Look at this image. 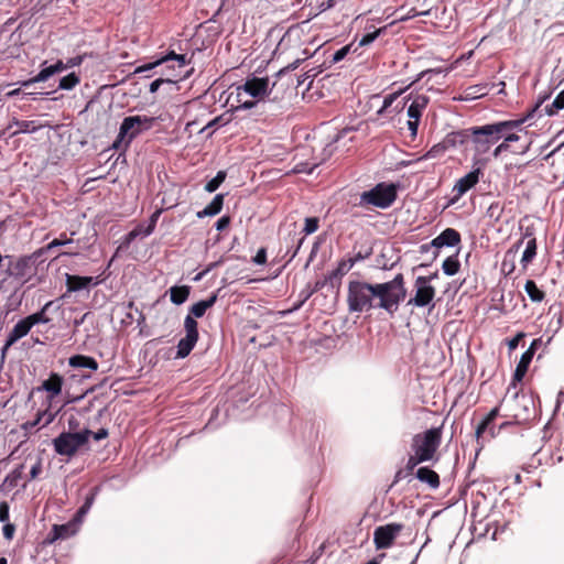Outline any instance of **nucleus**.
I'll return each mask as SVG.
<instances>
[{"label":"nucleus","mask_w":564,"mask_h":564,"mask_svg":"<svg viewBox=\"0 0 564 564\" xmlns=\"http://www.w3.org/2000/svg\"><path fill=\"white\" fill-rule=\"evenodd\" d=\"M98 283L99 282L95 281L93 276H80L66 273V289L68 293L78 292Z\"/></svg>","instance_id":"aec40b11"},{"label":"nucleus","mask_w":564,"mask_h":564,"mask_svg":"<svg viewBox=\"0 0 564 564\" xmlns=\"http://www.w3.org/2000/svg\"><path fill=\"white\" fill-rule=\"evenodd\" d=\"M13 126H15L18 129L15 131L10 132L11 137H14L19 133L32 132L37 129L34 121L18 120L17 118H13L12 122L9 123L6 130L9 131Z\"/></svg>","instance_id":"7c9ffc66"},{"label":"nucleus","mask_w":564,"mask_h":564,"mask_svg":"<svg viewBox=\"0 0 564 564\" xmlns=\"http://www.w3.org/2000/svg\"><path fill=\"white\" fill-rule=\"evenodd\" d=\"M458 252L447 257L442 264V269L446 275H455L460 269V262L457 258Z\"/></svg>","instance_id":"72a5a7b5"},{"label":"nucleus","mask_w":564,"mask_h":564,"mask_svg":"<svg viewBox=\"0 0 564 564\" xmlns=\"http://www.w3.org/2000/svg\"><path fill=\"white\" fill-rule=\"evenodd\" d=\"M56 413L57 412H52L50 411L48 409L39 413L37 415V419L35 420V422L32 424L33 426L37 425L40 422L44 421L43 422V426H46L48 425L50 423H52L56 416Z\"/></svg>","instance_id":"a19ab883"},{"label":"nucleus","mask_w":564,"mask_h":564,"mask_svg":"<svg viewBox=\"0 0 564 564\" xmlns=\"http://www.w3.org/2000/svg\"><path fill=\"white\" fill-rule=\"evenodd\" d=\"M406 470L405 469H399L395 475H394V479L392 481V485L391 486H394L395 484H398L399 481H401L405 476H406Z\"/></svg>","instance_id":"0e129e2a"},{"label":"nucleus","mask_w":564,"mask_h":564,"mask_svg":"<svg viewBox=\"0 0 564 564\" xmlns=\"http://www.w3.org/2000/svg\"><path fill=\"white\" fill-rule=\"evenodd\" d=\"M10 506L7 501L0 502V522H8L10 518Z\"/></svg>","instance_id":"09e8293b"},{"label":"nucleus","mask_w":564,"mask_h":564,"mask_svg":"<svg viewBox=\"0 0 564 564\" xmlns=\"http://www.w3.org/2000/svg\"><path fill=\"white\" fill-rule=\"evenodd\" d=\"M79 427V421L76 416L72 415L69 419H68V431L67 432H78Z\"/></svg>","instance_id":"bf43d9fd"},{"label":"nucleus","mask_w":564,"mask_h":564,"mask_svg":"<svg viewBox=\"0 0 564 564\" xmlns=\"http://www.w3.org/2000/svg\"><path fill=\"white\" fill-rule=\"evenodd\" d=\"M170 61H175L177 63L178 67H184L186 64L189 63V61L186 58L185 54H176L174 51H171L169 54H166L165 56L156 59L155 62L149 63V64H145V65H142V66L138 67L134 73L138 74V73H142V72H147V70L153 69L154 67H156L159 65H162V64H165V63H167Z\"/></svg>","instance_id":"a211bd4d"},{"label":"nucleus","mask_w":564,"mask_h":564,"mask_svg":"<svg viewBox=\"0 0 564 564\" xmlns=\"http://www.w3.org/2000/svg\"><path fill=\"white\" fill-rule=\"evenodd\" d=\"M3 523L4 525L2 528V534L6 540L11 541L15 533V525L13 523H10L9 521Z\"/></svg>","instance_id":"49530a36"},{"label":"nucleus","mask_w":564,"mask_h":564,"mask_svg":"<svg viewBox=\"0 0 564 564\" xmlns=\"http://www.w3.org/2000/svg\"><path fill=\"white\" fill-rule=\"evenodd\" d=\"M173 84L174 82L172 79H163V78H158L155 80H153L151 84H150V91L151 93H156L158 89L161 87V85L163 84Z\"/></svg>","instance_id":"864d4df0"},{"label":"nucleus","mask_w":564,"mask_h":564,"mask_svg":"<svg viewBox=\"0 0 564 564\" xmlns=\"http://www.w3.org/2000/svg\"><path fill=\"white\" fill-rule=\"evenodd\" d=\"M415 477L424 484H427L432 489H436L440 487L441 480L440 476L436 471L431 469L430 467H420L416 470Z\"/></svg>","instance_id":"b1692460"},{"label":"nucleus","mask_w":564,"mask_h":564,"mask_svg":"<svg viewBox=\"0 0 564 564\" xmlns=\"http://www.w3.org/2000/svg\"><path fill=\"white\" fill-rule=\"evenodd\" d=\"M68 365L73 368H87L91 371L98 369V362L95 358L85 355H74L68 359Z\"/></svg>","instance_id":"bb28decb"},{"label":"nucleus","mask_w":564,"mask_h":564,"mask_svg":"<svg viewBox=\"0 0 564 564\" xmlns=\"http://www.w3.org/2000/svg\"><path fill=\"white\" fill-rule=\"evenodd\" d=\"M59 308H61V305L57 304L56 301H48L43 305V307L40 311H37L33 314H30L26 317L29 318L32 326H34L36 324H47L52 321V318L48 316V313L52 311L56 312Z\"/></svg>","instance_id":"6ab92c4d"},{"label":"nucleus","mask_w":564,"mask_h":564,"mask_svg":"<svg viewBox=\"0 0 564 564\" xmlns=\"http://www.w3.org/2000/svg\"><path fill=\"white\" fill-rule=\"evenodd\" d=\"M226 175L227 174L225 171H218L217 175L206 183L205 191L208 193H214L217 191L221 183L225 181Z\"/></svg>","instance_id":"58836bf2"},{"label":"nucleus","mask_w":564,"mask_h":564,"mask_svg":"<svg viewBox=\"0 0 564 564\" xmlns=\"http://www.w3.org/2000/svg\"><path fill=\"white\" fill-rule=\"evenodd\" d=\"M510 145L507 142H501L492 152L494 158H498L501 153L507 152Z\"/></svg>","instance_id":"13d9d810"},{"label":"nucleus","mask_w":564,"mask_h":564,"mask_svg":"<svg viewBox=\"0 0 564 564\" xmlns=\"http://www.w3.org/2000/svg\"><path fill=\"white\" fill-rule=\"evenodd\" d=\"M394 99H395V95H390V96L386 97L383 100V106L378 111V113H382L387 108H389Z\"/></svg>","instance_id":"e2e57ef3"},{"label":"nucleus","mask_w":564,"mask_h":564,"mask_svg":"<svg viewBox=\"0 0 564 564\" xmlns=\"http://www.w3.org/2000/svg\"><path fill=\"white\" fill-rule=\"evenodd\" d=\"M55 73H54V69H53V66H47V67H44L42 68L37 75H35L34 77L28 79V80H24L21 83V86L26 88V87H30L31 85H33L34 83H41V82H45L51 76H53Z\"/></svg>","instance_id":"473e14b6"},{"label":"nucleus","mask_w":564,"mask_h":564,"mask_svg":"<svg viewBox=\"0 0 564 564\" xmlns=\"http://www.w3.org/2000/svg\"><path fill=\"white\" fill-rule=\"evenodd\" d=\"M498 415L499 408L496 406L484 417V420L477 425L475 430L477 440L480 438L486 432H488L491 437H495L496 432L494 422Z\"/></svg>","instance_id":"4be33fe9"},{"label":"nucleus","mask_w":564,"mask_h":564,"mask_svg":"<svg viewBox=\"0 0 564 564\" xmlns=\"http://www.w3.org/2000/svg\"><path fill=\"white\" fill-rule=\"evenodd\" d=\"M480 176V170L476 169L465 176L460 177L454 185L453 192H455V198H459L470 188H473L478 182Z\"/></svg>","instance_id":"dca6fc26"},{"label":"nucleus","mask_w":564,"mask_h":564,"mask_svg":"<svg viewBox=\"0 0 564 564\" xmlns=\"http://www.w3.org/2000/svg\"><path fill=\"white\" fill-rule=\"evenodd\" d=\"M486 89L487 87L482 85L469 86L464 90V96H462L460 99L470 100L482 97L487 94Z\"/></svg>","instance_id":"f704fd0d"},{"label":"nucleus","mask_w":564,"mask_h":564,"mask_svg":"<svg viewBox=\"0 0 564 564\" xmlns=\"http://www.w3.org/2000/svg\"><path fill=\"white\" fill-rule=\"evenodd\" d=\"M524 238H529V240L527 241V247L521 258V264L523 269H527L536 256V239L529 229H527L522 239L524 240Z\"/></svg>","instance_id":"5701e85b"},{"label":"nucleus","mask_w":564,"mask_h":564,"mask_svg":"<svg viewBox=\"0 0 564 564\" xmlns=\"http://www.w3.org/2000/svg\"><path fill=\"white\" fill-rule=\"evenodd\" d=\"M64 379L56 372H52L50 377L43 381L42 389L47 392L50 403L62 392Z\"/></svg>","instance_id":"412c9836"},{"label":"nucleus","mask_w":564,"mask_h":564,"mask_svg":"<svg viewBox=\"0 0 564 564\" xmlns=\"http://www.w3.org/2000/svg\"><path fill=\"white\" fill-rule=\"evenodd\" d=\"M230 221L231 219L229 216H223L216 221L215 227L218 231H223L229 227Z\"/></svg>","instance_id":"603ef678"},{"label":"nucleus","mask_w":564,"mask_h":564,"mask_svg":"<svg viewBox=\"0 0 564 564\" xmlns=\"http://www.w3.org/2000/svg\"><path fill=\"white\" fill-rule=\"evenodd\" d=\"M217 301V294H212L208 299L199 301L192 305L189 308V316L194 319L203 317L208 308H210Z\"/></svg>","instance_id":"a878e982"},{"label":"nucleus","mask_w":564,"mask_h":564,"mask_svg":"<svg viewBox=\"0 0 564 564\" xmlns=\"http://www.w3.org/2000/svg\"><path fill=\"white\" fill-rule=\"evenodd\" d=\"M90 437H93L95 441L104 440L108 437V431L106 429H100L97 432L91 431Z\"/></svg>","instance_id":"680f3d73"},{"label":"nucleus","mask_w":564,"mask_h":564,"mask_svg":"<svg viewBox=\"0 0 564 564\" xmlns=\"http://www.w3.org/2000/svg\"><path fill=\"white\" fill-rule=\"evenodd\" d=\"M387 30V26L379 28L372 31H369L361 35L359 40V46H367L371 44L381 33Z\"/></svg>","instance_id":"4c0bfd02"},{"label":"nucleus","mask_w":564,"mask_h":564,"mask_svg":"<svg viewBox=\"0 0 564 564\" xmlns=\"http://www.w3.org/2000/svg\"><path fill=\"white\" fill-rule=\"evenodd\" d=\"M95 496H96L95 492H90L86 497L84 505L78 509V511L76 513V518H80L87 513V511L90 509V507L93 506V503L95 501Z\"/></svg>","instance_id":"c03bdc74"},{"label":"nucleus","mask_w":564,"mask_h":564,"mask_svg":"<svg viewBox=\"0 0 564 564\" xmlns=\"http://www.w3.org/2000/svg\"><path fill=\"white\" fill-rule=\"evenodd\" d=\"M356 259H341L337 268L330 271L327 274V280L329 281V285L334 288H338L340 285L341 278L346 275L351 268L355 265Z\"/></svg>","instance_id":"f3484780"},{"label":"nucleus","mask_w":564,"mask_h":564,"mask_svg":"<svg viewBox=\"0 0 564 564\" xmlns=\"http://www.w3.org/2000/svg\"><path fill=\"white\" fill-rule=\"evenodd\" d=\"M224 206V195L217 194L213 200L203 209L197 212L196 216L198 218H204L207 216H215L218 215Z\"/></svg>","instance_id":"cd10ccee"},{"label":"nucleus","mask_w":564,"mask_h":564,"mask_svg":"<svg viewBox=\"0 0 564 564\" xmlns=\"http://www.w3.org/2000/svg\"><path fill=\"white\" fill-rule=\"evenodd\" d=\"M70 242H72V239L67 238L66 234L63 232V234H61L59 238H56V239L52 240L47 245V249H52V248H55V247H58V246H64V245H67V243H70Z\"/></svg>","instance_id":"a18cd8bd"},{"label":"nucleus","mask_w":564,"mask_h":564,"mask_svg":"<svg viewBox=\"0 0 564 564\" xmlns=\"http://www.w3.org/2000/svg\"><path fill=\"white\" fill-rule=\"evenodd\" d=\"M432 276L420 275L415 279L414 296L411 297L406 305L413 307H425L432 304L436 290L433 285H431Z\"/></svg>","instance_id":"6e6552de"},{"label":"nucleus","mask_w":564,"mask_h":564,"mask_svg":"<svg viewBox=\"0 0 564 564\" xmlns=\"http://www.w3.org/2000/svg\"><path fill=\"white\" fill-rule=\"evenodd\" d=\"M275 83H273L272 87L269 88V78H260L252 77L248 78L242 86L238 87V90H243L246 94L250 95L253 98L262 99L264 96H269L274 87Z\"/></svg>","instance_id":"9b49d317"},{"label":"nucleus","mask_w":564,"mask_h":564,"mask_svg":"<svg viewBox=\"0 0 564 564\" xmlns=\"http://www.w3.org/2000/svg\"><path fill=\"white\" fill-rule=\"evenodd\" d=\"M448 149L447 142L443 141L434 144L424 155L425 159H436L443 155Z\"/></svg>","instance_id":"ea45409f"},{"label":"nucleus","mask_w":564,"mask_h":564,"mask_svg":"<svg viewBox=\"0 0 564 564\" xmlns=\"http://www.w3.org/2000/svg\"><path fill=\"white\" fill-rule=\"evenodd\" d=\"M154 120V118H149L145 116L126 117L121 122L119 134L113 143V147L119 149L122 143L128 147L139 133H141L143 130L150 129L153 126Z\"/></svg>","instance_id":"423d86ee"},{"label":"nucleus","mask_w":564,"mask_h":564,"mask_svg":"<svg viewBox=\"0 0 564 564\" xmlns=\"http://www.w3.org/2000/svg\"><path fill=\"white\" fill-rule=\"evenodd\" d=\"M319 227V219L317 217L305 218V226L303 231L305 235L314 234Z\"/></svg>","instance_id":"79ce46f5"},{"label":"nucleus","mask_w":564,"mask_h":564,"mask_svg":"<svg viewBox=\"0 0 564 564\" xmlns=\"http://www.w3.org/2000/svg\"><path fill=\"white\" fill-rule=\"evenodd\" d=\"M82 62H83L82 56H75V57L69 58L66 64L68 65V67H74V66L80 65Z\"/></svg>","instance_id":"338daca9"},{"label":"nucleus","mask_w":564,"mask_h":564,"mask_svg":"<svg viewBox=\"0 0 564 564\" xmlns=\"http://www.w3.org/2000/svg\"><path fill=\"white\" fill-rule=\"evenodd\" d=\"M539 345L540 339H534L530 347L522 354L512 377L513 383L520 382L524 378Z\"/></svg>","instance_id":"ddd939ff"},{"label":"nucleus","mask_w":564,"mask_h":564,"mask_svg":"<svg viewBox=\"0 0 564 564\" xmlns=\"http://www.w3.org/2000/svg\"><path fill=\"white\" fill-rule=\"evenodd\" d=\"M404 276L398 273L391 281L371 284L352 280L348 283L347 305L349 312H369L384 310L393 315L406 296Z\"/></svg>","instance_id":"f257e3e1"},{"label":"nucleus","mask_w":564,"mask_h":564,"mask_svg":"<svg viewBox=\"0 0 564 564\" xmlns=\"http://www.w3.org/2000/svg\"><path fill=\"white\" fill-rule=\"evenodd\" d=\"M80 83V78L76 73H70L61 78L58 88L63 90H70Z\"/></svg>","instance_id":"e433bc0d"},{"label":"nucleus","mask_w":564,"mask_h":564,"mask_svg":"<svg viewBox=\"0 0 564 564\" xmlns=\"http://www.w3.org/2000/svg\"><path fill=\"white\" fill-rule=\"evenodd\" d=\"M460 234L454 228H446L436 238L431 241V246L436 249L443 247H456L460 243Z\"/></svg>","instance_id":"2eb2a0df"},{"label":"nucleus","mask_w":564,"mask_h":564,"mask_svg":"<svg viewBox=\"0 0 564 564\" xmlns=\"http://www.w3.org/2000/svg\"><path fill=\"white\" fill-rule=\"evenodd\" d=\"M496 209H498L499 212H501V209L499 208V204H491L488 208V214L490 217H494V215L496 214Z\"/></svg>","instance_id":"774afa93"},{"label":"nucleus","mask_w":564,"mask_h":564,"mask_svg":"<svg viewBox=\"0 0 564 564\" xmlns=\"http://www.w3.org/2000/svg\"><path fill=\"white\" fill-rule=\"evenodd\" d=\"M427 104H429V98L426 96L417 95L408 108V117L410 119L420 120L422 117L423 110L426 108Z\"/></svg>","instance_id":"393cba45"},{"label":"nucleus","mask_w":564,"mask_h":564,"mask_svg":"<svg viewBox=\"0 0 564 564\" xmlns=\"http://www.w3.org/2000/svg\"><path fill=\"white\" fill-rule=\"evenodd\" d=\"M327 284H329V281L327 280V275L325 276L324 280L316 281L314 288L311 291L306 292V294L304 296V301H306L313 293L322 290Z\"/></svg>","instance_id":"de8ad7c7"},{"label":"nucleus","mask_w":564,"mask_h":564,"mask_svg":"<svg viewBox=\"0 0 564 564\" xmlns=\"http://www.w3.org/2000/svg\"><path fill=\"white\" fill-rule=\"evenodd\" d=\"M424 462L426 460L415 453L410 455L405 465L406 474H411L419 464Z\"/></svg>","instance_id":"37998d69"},{"label":"nucleus","mask_w":564,"mask_h":564,"mask_svg":"<svg viewBox=\"0 0 564 564\" xmlns=\"http://www.w3.org/2000/svg\"><path fill=\"white\" fill-rule=\"evenodd\" d=\"M90 435L91 431L88 429L79 432H62L53 440L54 451L57 455L70 458L88 444Z\"/></svg>","instance_id":"39448f33"},{"label":"nucleus","mask_w":564,"mask_h":564,"mask_svg":"<svg viewBox=\"0 0 564 564\" xmlns=\"http://www.w3.org/2000/svg\"><path fill=\"white\" fill-rule=\"evenodd\" d=\"M32 324L29 318L25 316L20 319L13 328L9 332L7 339L4 341L2 354H4L11 346H13L18 340L25 337L30 330L32 329Z\"/></svg>","instance_id":"4468645a"},{"label":"nucleus","mask_w":564,"mask_h":564,"mask_svg":"<svg viewBox=\"0 0 564 564\" xmlns=\"http://www.w3.org/2000/svg\"><path fill=\"white\" fill-rule=\"evenodd\" d=\"M524 290L532 302L540 303L545 299V292L540 290L533 280H527Z\"/></svg>","instance_id":"2f4dec72"},{"label":"nucleus","mask_w":564,"mask_h":564,"mask_svg":"<svg viewBox=\"0 0 564 564\" xmlns=\"http://www.w3.org/2000/svg\"><path fill=\"white\" fill-rule=\"evenodd\" d=\"M349 51H350V45L339 48L338 51H336L334 53L333 62L334 63L340 62L341 59H344L346 57V55L348 54Z\"/></svg>","instance_id":"3c124183"},{"label":"nucleus","mask_w":564,"mask_h":564,"mask_svg":"<svg viewBox=\"0 0 564 564\" xmlns=\"http://www.w3.org/2000/svg\"><path fill=\"white\" fill-rule=\"evenodd\" d=\"M564 108V89L555 97L551 105L544 107L547 116H554Z\"/></svg>","instance_id":"c9c22d12"},{"label":"nucleus","mask_w":564,"mask_h":564,"mask_svg":"<svg viewBox=\"0 0 564 564\" xmlns=\"http://www.w3.org/2000/svg\"><path fill=\"white\" fill-rule=\"evenodd\" d=\"M186 335L177 344L176 358L187 357L198 340V324L196 319L187 315L184 319Z\"/></svg>","instance_id":"9d476101"},{"label":"nucleus","mask_w":564,"mask_h":564,"mask_svg":"<svg viewBox=\"0 0 564 564\" xmlns=\"http://www.w3.org/2000/svg\"><path fill=\"white\" fill-rule=\"evenodd\" d=\"M78 518L76 517L67 523L54 524L46 538V541L48 543H54L57 540H66L78 531Z\"/></svg>","instance_id":"f8f14e48"},{"label":"nucleus","mask_w":564,"mask_h":564,"mask_svg":"<svg viewBox=\"0 0 564 564\" xmlns=\"http://www.w3.org/2000/svg\"><path fill=\"white\" fill-rule=\"evenodd\" d=\"M501 139H503V141L510 145L511 142L518 141L520 137L517 133H512L511 131H509L505 132Z\"/></svg>","instance_id":"052dcab7"},{"label":"nucleus","mask_w":564,"mask_h":564,"mask_svg":"<svg viewBox=\"0 0 564 564\" xmlns=\"http://www.w3.org/2000/svg\"><path fill=\"white\" fill-rule=\"evenodd\" d=\"M524 336H525V335H524V333H518V334H517L512 339H510V340L508 341V347H509V349H510V350H514V349L518 347V345H519L520 340H521Z\"/></svg>","instance_id":"5fc2aeb1"},{"label":"nucleus","mask_w":564,"mask_h":564,"mask_svg":"<svg viewBox=\"0 0 564 564\" xmlns=\"http://www.w3.org/2000/svg\"><path fill=\"white\" fill-rule=\"evenodd\" d=\"M443 437V424L437 427H431L424 432L413 435L411 442L412 453L417 454L426 462L437 460L436 457L438 447L441 446Z\"/></svg>","instance_id":"7ed1b4c3"},{"label":"nucleus","mask_w":564,"mask_h":564,"mask_svg":"<svg viewBox=\"0 0 564 564\" xmlns=\"http://www.w3.org/2000/svg\"><path fill=\"white\" fill-rule=\"evenodd\" d=\"M252 261L256 264L262 265L267 263V250L265 248H260L257 254L253 257Z\"/></svg>","instance_id":"8fccbe9b"},{"label":"nucleus","mask_w":564,"mask_h":564,"mask_svg":"<svg viewBox=\"0 0 564 564\" xmlns=\"http://www.w3.org/2000/svg\"><path fill=\"white\" fill-rule=\"evenodd\" d=\"M402 523H388L379 525L373 531V544L377 550H387L393 546L395 539L403 531Z\"/></svg>","instance_id":"1a4fd4ad"},{"label":"nucleus","mask_w":564,"mask_h":564,"mask_svg":"<svg viewBox=\"0 0 564 564\" xmlns=\"http://www.w3.org/2000/svg\"><path fill=\"white\" fill-rule=\"evenodd\" d=\"M6 274L12 278L21 285L25 284L35 273L34 261L32 257L6 256Z\"/></svg>","instance_id":"0eeeda50"},{"label":"nucleus","mask_w":564,"mask_h":564,"mask_svg":"<svg viewBox=\"0 0 564 564\" xmlns=\"http://www.w3.org/2000/svg\"><path fill=\"white\" fill-rule=\"evenodd\" d=\"M419 123H420V120H415V119H410L409 118L406 124H408V129L411 131V135L412 137L416 135Z\"/></svg>","instance_id":"6e6d98bb"},{"label":"nucleus","mask_w":564,"mask_h":564,"mask_svg":"<svg viewBox=\"0 0 564 564\" xmlns=\"http://www.w3.org/2000/svg\"><path fill=\"white\" fill-rule=\"evenodd\" d=\"M546 98L547 96L539 98L535 107L532 110H530L523 118L516 120L499 121L495 123L470 128L469 131L476 151L478 153H486L491 148L492 144H495L502 138L505 132L512 131L519 128L528 119H531L534 112L540 110L542 104L545 101Z\"/></svg>","instance_id":"f03ea898"},{"label":"nucleus","mask_w":564,"mask_h":564,"mask_svg":"<svg viewBox=\"0 0 564 564\" xmlns=\"http://www.w3.org/2000/svg\"><path fill=\"white\" fill-rule=\"evenodd\" d=\"M52 66H53V69H54V73H55V74H56V73H59V72H62V70H64V69H66V68H68V65H67V64H65V63H63V61H61V59H59V61H57V62H56L54 65H52Z\"/></svg>","instance_id":"69168bd1"},{"label":"nucleus","mask_w":564,"mask_h":564,"mask_svg":"<svg viewBox=\"0 0 564 564\" xmlns=\"http://www.w3.org/2000/svg\"><path fill=\"white\" fill-rule=\"evenodd\" d=\"M42 471V464L37 460L30 470V479H35Z\"/></svg>","instance_id":"4d7b16f0"},{"label":"nucleus","mask_w":564,"mask_h":564,"mask_svg":"<svg viewBox=\"0 0 564 564\" xmlns=\"http://www.w3.org/2000/svg\"><path fill=\"white\" fill-rule=\"evenodd\" d=\"M522 243L523 239H520L505 254V259L502 261V271H506L508 274L512 273L516 268L514 257Z\"/></svg>","instance_id":"c756f323"},{"label":"nucleus","mask_w":564,"mask_h":564,"mask_svg":"<svg viewBox=\"0 0 564 564\" xmlns=\"http://www.w3.org/2000/svg\"><path fill=\"white\" fill-rule=\"evenodd\" d=\"M191 288L188 285H175L170 289L171 302L181 305L187 301L189 296Z\"/></svg>","instance_id":"c85d7f7f"},{"label":"nucleus","mask_w":564,"mask_h":564,"mask_svg":"<svg viewBox=\"0 0 564 564\" xmlns=\"http://www.w3.org/2000/svg\"><path fill=\"white\" fill-rule=\"evenodd\" d=\"M398 186L393 183H379L373 188L360 194L359 206H375L386 209L397 199Z\"/></svg>","instance_id":"20e7f679"}]
</instances>
